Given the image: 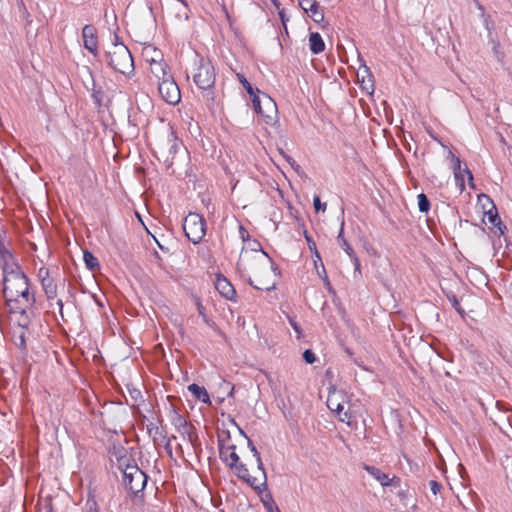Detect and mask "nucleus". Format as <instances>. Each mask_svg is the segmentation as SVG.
<instances>
[{
    "instance_id": "nucleus-12",
    "label": "nucleus",
    "mask_w": 512,
    "mask_h": 512,
    "mask_svg": "<svg viewBox=\"0 0 512 512\" xmlns=\"http://www.w3.org/2000/svg\"><path fill=\"white\" fill-rule=\"evenodd\" d=\"M299 6L315 23L324 21V11L316 0H298Z\"/></svg>"
},
{
    "instance_id": "nucleus-28",
    "label": "nucleus",
    "mask_w": 512,
    "mask_h": 512,
    "mask_svg": "<svg viewBox=\"0 0 512 512\" xmlns=\"http://www.w3.org/2000/svg\"><path fill=\"white\" fill-rule=\"evenodd\" d=\"M202 90V97L209 109L215 106V95L213 88H200Z\"/></svg>"
},
{
    "instance_id": "nucleus-37",
    "label": "nucleus",
    "mask_w": 512,
    "mask_h": 512,
    "mask_svg": "<svg viewBox=\"0 0 512 512\" xmlns=\"http://www.w3.org/2000/svg\"><path fill=\"white\" fill-rule=\"evenodd\" d=\"M339 420L341 422H344L346 424H348L349 426L351 425V418H352V413L350 412L349 408L348 409H344L340 415H337Z\"/></svg>"
},
{
    "instance_id": "nucleus-13",
    "label": "nucleus",
    "mask_w": 512,
    "mask_h": 512,
    "mask_svg": "<svg viewBox=\"0 0 512 512\" xmlns=\"http://www.w3.org/2000/svg\"><path fill=\"white\" fill-rule=\"evenodd\" d=\"M82 38L84 47L96 56L98 54V39L95 27L92 25H85L82 29Z\"/></svg>"
},
{
    "instance_id": "nucleus-36",
    "label": "nucleus",
    "mask_w": 512,
    "mask_h": 512,
    "mask_svg": "<svg viewBox=\"0 0 512 512\" xmlns=\"http://www.w3.org/2000/svg\"><path fill=\"white\" fill-rule=\"evenodd\" d=\"M477 6L482 12L484 26L490 33L491 29L493 28V23L490 20V16L485 14L484 7L480 3H477Z\"/></svg>"
},
{
    "instance_id": "nucleus-20",
    "label": "nucleus",
    "mask_w": 512,
    "mask_h": 512,
    "mask_svg": "<svg viewBox=\"0 0 512 512\" xmlns=\"http://www.w3.org/2000/svg\"><path fill=\"white\" fill-rule=\"evenodd\" d=\"M264 274H269L268 269L262 270V272H260V274L258 276L254 275V277L257 279V284H255L254 280L251 277H249L248 283L253 288H255L257 290L271 291V290L275 289L276 283L274 281L270 282V281H266L265 279H262V276Z\"/></svg>"
},
{
    "instance_id": "nucleus-29",
    "label": "nucleus",
    "mask_w": 512,
    "mask_h": 512,
    "mask_svg": "<svg viewBox=\"0 0 512 512\" xmlns=\"http://www.w3.org/2000/svg\"><path fill=\"white\" fill-rule=\"evenodd\" d=\"M448 157H450L453 162V172H454L455 180L459 181V179L461 178V168H462L461 160L458 157H456L451 151L448 152Z\"/></svg>"
},
{
    "instance_id": "nucleus-56",
    "label": "nucleus",
    "mask_w": 512,
    "mask_h": 512,
    "mask_svg": "<svg viewBox=\"0 0 512 512\" xmlns=\"http://www.w3.org/2000/svg\"><path fill=\"white\" fill-rule=\"evenodd\" d=\"M131 395L134 399H137L138 396L141 395L140 391L139 390H136L134 389L132 392H131Z\"/></svg>"
},
{
    "instance_id": "nucleus-23",
    "label": "nucleus",
    "mask_w": 512,
    "mask_h": 512,
    "mask_svg": "<svg viewBox=\"0 0 512 512\" xmlns=\"http://www.w3.org/2000/svg\"><path fill=\"white\" fill-rule=\"evenodd\" d=\"M309 47L313 54H319L324 51L325 43L319 33L313 32L309 35Z\"/></svg>"
},
{
    "instance_id": "nucleus-24",
    "label": "nucleus",
    "mask_w": 512,
    "mask_h": 512,
    "mask_svg": "<svg viewBox=\"0 0 512 512\" xmlns=\"http://www.w3.org/2000/svg\"><path fill=\"white\" fill-rule=\"evenodd\" d=\"M2 269V272H3V278H8V277H11V275H20L22 273H24L22 270H21V267L19 266L18 262L15 260H13L12 262L4 265L3 267H1Z\"/></svg>"
},
{
    "instance_id": "nucleus-22",
    "label": "nucleus",
    "mask_w": 512,
    "mask_h": 512,
    "mask_svg": "<svg viewBox=\"0 0 512 512\" xmlns=\"http://www.w3.org/2000/svg\"><path fill=\"white\" fill-rule=\"evenodd\" d=\"M188 390L198 401H201L205 404H211L209 394L205 387L192 383L188 386Z\"/></svg>"
},
{
    "instance_id": "nucleus-39",
    "label": "nucleus",
    "mask_w": 512,
    "mask_h": 512,
    "mask_svg": "<svg viewBox=\"0 0 512 512\" xmlns=\"http://www.w3.org/2000/svg\"><path fill=\"white\" fill-rule=\"evenodd\" d=\"M313 206H314V209H315L316 212H319V211H323L324 212L326 210V203H322L320 201L319 196H314Z\"/></svg>"
},
{
    "instance_id": "nucleus-42",
    "label": "nucleus",
    "mask_w": 512,
    "mask_h": 512,
    "mask_svg": "<svg viewBox=\"0 0 512 512\" xmlns=\"http://www.w3.org/2000/svg\"><path fill=\"white\" fill-rule=\"evenodd\" d=\"M349 258L351 259V261L354 265L355 272L360 273L361 264H360V260L357 257V255L353 254V256H349Z\"/></svg>"
},
{
    "instance_id": "nucleus-63",
    "label": "nucleus",
    "mask_w": 512,
    "mask_h": 512,
    "mask_svg": "<svg viewBox=\"0 0 512 512\" xmlns=\"http://www.w3.org/2000/svg\"><path fill=\"white\" fill-rule=\"evenodd\" d=\"M325 281L329 284L328 277L325 276Z\"/></svg>"
},
{
    "instance_id": "nucleus-55",
    "label": "nucleus",
    "mask_w": 512,
    "mask_h": 512,
    "mask_svg": "<svg viewBox=\"0 0 512 512\" xmlns=\"http://www.w3.org/2000/svg\"><path fill=\"white\" fill-rule=\"evenodd\" d=\"M453 306L456 308L457 311H460V305L456 297H453Z\"/></svg>"
},
{
    "instance_id": "nucleus-35",
    "label": "nucleus",
    "mask_w": 512,
    "mask_h": 512,
    "mask_svg": "<svg viewBox=\"0 0 512 512\" xmlns=\"http://www.w3.org/2000/svg\"><path fill=\"white\" fill-rule=\"evenodd\" d=\"M165 148L168 149V152H169L170 155H174L177 152V150H178V143H177L176 138L173 137V134H171L170 137L167 139V143H166ZM162 149H164V147H162ZM161 153L163 154L164 151L161 150Z\"/></svg>"
},
{
    "instance_id": "nucleus-6",
    "label": "nucleus",
    "mask_w": 512,
    "mask_h": 512,
    "mask_svg": "<svg viewBox=\"0 0 512 512\" xmlns=\"http://www.w3.org/2000/svg\"><path fill=\"white\" fill-rule=\"evenodd\" d=\"M183 231L194 244H198L206 233V221L198 213H189L183 221Z\"/></svg>"
},
{
    "instance_id": "nucleus-8",
    "label": "nucleus",
    "mask_w": 512,
    "mask_h": 512,
    "mask_svg": "<svg viewBox=\"0 0 512 512\" xmlns=\"http://www.w3.org/2000/svg\"><path fill=\"white\" fill-rule=\"evenodd\" d=\"M198 88H213L215 84V69L209 60H198L197 72L193 76Z\"/></svg>"
},
{
    "instance_id": "nucleus-2",
    "label": "nucleus",
    "mask_w": 512,
    "mask_h": 512,
    "mask_svg": "<svg viewBox=\"0 0 512 512\" xmlns=\"http://www.w3.org/2000/svg\"><path fill=\"white\" fill-rule=\"evenodd\" d=\"M251 253L242 252L237 267L240 271H249L253 275L258 276L262 270H267V266L275 273H279L278 267L275 265L269 255L262 250L259 242L254 241L251 246Z\"/></svg>"
},
{
    "instance_id": "nucleus-38",
    "label": "nucleus",
    "mask_w": 512,
    "mask_h": 512,
    "mask_svg": "<svg viewBox=\"0 0 512 512\" xmlns=\"http://www.w3.org/2000/svg\"><path fill=\"white\" fill-rule=\"evenodd\" d=\"M303 359L305 360L306 363L313 364L316 361V356L312 350L307 349L303 353Z\"/></svg>"
},
{
    "instance_id": "nucleus-49",
    "label": "nucleus",
    "mask_w": 512,
    "mask_h": 512,
    "mask_svg": "<svg viewBox=\"0 0 512 512\" xmlns=\"http://www.w3.org/2000/svg\"><path fill=\"white\" fill-rule=\"evenodd\" d=\"M240 235H241V238L243 239V241H245L246 239H249V233L245 230V228L243 226H240Z\"/></svg>"
},
{
    "instance_id": "nucleus-61",
    "label": "nucleus",
    "mask_w": 512,
    "mask_h": 512,
    "mask_svg": "<svg viewBox=\"0 0 512 512\" xmlns=\"http://www.w3.org/2000/svg\"><path fill=\"white\" fill-rule=\"evenodd\" d=\"M4 240V236L2 235V233L0 232V242Z\"/></svg>"
},
{
    "instance_id": "nucleus-14",
    "label": "nucleus",
    "mask_w": 512,
    "mask_h": 512,
    "mask_svg": "<svg viewBox=\"0 0 512 512\" xmlns=\"http://www.w3.org/2000/svg\"><path fill=\"white\" fill-rule=\"evenodd\" d=\"M214 285L215 289L225 299L230 301H236V290L226 277H224L223 275H217Z\"/></svg>"
},
{
    "instance_id": "nucleus-26",
    "label": "nucleus",
    "mask_w": 512,
    "mask_h": 512,
    "mask_svg": "<svg viewBox=\"0 0 512 512\" xmlns=\"http://www.w3.org/2000/svg\"><path fill=\"white\" fill-rule=\"evenodd\" d=\"M83 260L86 264V267L91 271L100 267L98 259L88 250L84 251Z\"/></svg>"
},
{
    "instance_id": "nucleus-53",
    "label": "nucleus",
    "mask_w": 512,
    "mask_h": 512,
    "mask_svg": "<svg viewBox=\"0 0 512 512\" xmlns=\"http://www.w3.org/2000/svg\"><path fill=\"white\" fill-rule=\"evenodd\" d=\"M158 247L163 251V252H169V249L167 247H165L164 245H162L157 239H155Z\"/></svg>"
},
{
    "instance_id": "nucleus-52",
    "label": "nucleus",
    "mask_w": 512,
    "mask_h": 512,
    "mask_svg": "<svg viewBox=\"0 0 512 512\" xmlns=\"http://www.w3.org/2000/svg\"><path fill=\"white\" fill-rule=\"evenodd\" d=\"M116 44H123V43L121 42L120 37L115 33L113 35L112 46L116 45Z\"/></svg>"
},
{
    "instance_id": "nucleus-3",
    "label": "nucleus",
    "mask_w": 512,
    "mask_h": 512,
    "mask_svg": "<svg viewBox=\"0 0 512 512\" xmlns=\"http://www.w3.org/2000/svg\"><path fill=\"white\" fill-rule=\"evenodd\" d=\"M236 446L229 445L224 447L220 445L219 453L220 458L223 462L232 469L238 478L246 481L251 487L257 489L260 487V481L258 476H251L246 465L240 462L239 456L236 453Z\"/></svg>"
},
{
    "instance_id": "nucleus-10",
    "label": "nucleus",
    "mask_w": 512,
    "mask_h": 512,
    "mask_svg": "<svg viewBox=\"0 0 512 512\" xmlns=\"http://www.w3.org/2000/svg\"><path fill=\"white\" fill-rule=\"evenodd\" d=\"M38 278L41 286L48 300H53L57 297V283L56 277L52 275L49 268L41 267L38 270Z\"/></svg>"
},
{
    "instance_id": "nucleus-7",
    "label": "nucleus",
    "mask_w": 512,
    "mask_h": 512,
    "mask_svg": "<svg viewBox=\"0 0 512 512\" xmlns=\"http://www.w3.org/2000/svg\"><path fill=\"white\" fill-rule=\"evenodd\" d=\"M254 111L261 115L267 124H272L277 117V106L275 101L267 94L254 96L252 99Z\"/></svg>"
},
{
    "instance_id": "nucleus-50",
    "label": "nucleus",
    "mask_w": 512,
    "mask_h": 512,
    "mask_svg": "<svg viewBox=\"0 0 512 512\" xmlns=\"http://www.w3.org/2000/svg\"><path fill=\"white\" fill-rule=\"evenodd\" d=\"M12 253L7 246H5L4 248L0 249V258L2 257H7L8 254Z\"/></svg>"
},
{
    "instance_id": "nucleus-4",
    "label": "nucleus",
    "mask_w": 512,
    "mask_h": 512,
    "mask_svg": "<svg viewBox=\"0 0 512 512\" xmlns=\"http://www.w3.org/2000/svg\"><path fill=\"white\" fill-rule=\"evenodd\" d=\"M108 65L124 75H128L134 70V62L131 52L124 44H116L106 53Z\"/></svg>"
},
{
    "instance_id": "nucleus-48",
    "label": "nucleus",
    "mask_w": 512,
    "mask_h": 512,
    "mask_svg": "<svg viewBox=\"0 0 512 512\" xmlns=\"http://www.w3.org/2000/svg\"><path fill=\"white\" fill-rule=\"evenodd\" d=\"M360 73H362V75H363V76H364V74H367L368 76H371V72H370L369 68H368L365 64H363V65L360 67V69H359V71H358L357 75L359 76V75H360Z\"/></svg>"
},
{
    "instance_id": "nucleus-5",
    "label": "nucleus",
    "mask_w": 512,
    "mask_h": 512,
    "mask_svg": "<svg viewBox=\"0 0 512 512\" xmlns=\"http://www.w3.org/2000/svg\"><path fill=\"white\" fill-rule=\"evenodd\" d=\"M147 475L135 464H127L123 470V485L133 496L142 493L147 484Z\"/></svg>"
},
{
    "instance_id": "nucleus-40",
    "label": "nucleus",
    "mask_w": 512,
    "mask_h": 512,
    "mask_svg": "<svg viewBox=\"0 0 512 512\" xmlns=\"http://www.w3.org/2000/svg\"><path fill=\"white\" fill-rule=\"evenodd\" d=\"M429 486H430L431 492L434 495H437L440 492L441 488H442V485L439 482L435 481V480H431L429 482Z\"/></svg>"
},
{
    "instance_id": "nucleus-30",
    "label": "nucleus",
    "mask_w": 512,
    "mask_h": 512,
    "mask_svg": "<svg viewBox=\"0 0 512 512\" xmlns=\"http://www.w3.org/2000/svg\"><path fill=\"white\" fill-rule=\"evenodd\" d=\"M262 502L267 512H280L271 494H266L262 497Z\"/></svg>"
},
{
    "instance_id": "nucleus-43",
    "label": "nucleus",
    "mask_w": 512,
    "mask_h": 512,
    "mask_svg": "<svg viewBox=\"0 0 512 512\" xmlns=\"http://www.w3.org/2000/svg\"><path fill=\"white\" fill-rule=\"evenodd\" d=\"M305 239H306V241H307V244H308V247H309L310 251H311V252H312V251H316V248H317V247H316V243H315V241L311 238V236H309V235L307 234V232H305Z\"/></svg>"
},
{
    "instance_id": "nucleus-1",
    "label": "nucleus",
    "mask_w": 512,
    "mask_h": 512,
    "mask_svg": "<svg viewBox=\"0 0 512 512\" xmlns=\"http://www.w3.org/2000/svg\"><path fill=\"white\" fill-rule=\"evenodd\" d=\"M3 296L10 312L24 315L27 309L34 306L36 299L30 292L29 279L25 273L3 278Z\"/></svg>"
},
{
    "instance_id": "nucleus-15",
    "label": "nucleus",
    "mask_w": 512,
    "mask_h": 512,
    "mask_svg": "<svg viewBox=\"0 0 512 512\" xmlns=\"http://www.w3.org/2000/svg\"><path fill=\"white\" fill-rule=\"evenodd\" d=\"M364 469L377 481L380 482L382 486H399L400 478L393 476L390 478L387 474L382 472L379 468L371 465H364Z\"/></svg>"
},
{
    "instance_id": "nucleus-47",
    "label": "nucleus",
    "mask_w": 512,
    "mask_h": 512,
    "mask_svg": "<svg viewBox=\"0 0 512 512\" xmlns=\"http://www.w3.org/2000/svg\"><path fill=\"white\" fill-rule=\"evenodd\" d=\"M312 253H313L314 257L316 258V259L314 260V262H315V266L317 267V261H319V262L321 263V266H322L323 272L325 273V268H324V265H323V263H322L321 256H320V254H319L318 250L316 249V251H312Z\"/></svg>"
},
{
    "instance_id": "nucleus-9",
    "label": "nucleus",
    "mask_w": 512,
    "mask_h": 512,
    "mask_svg": "<svg viewBox=\"0 0 512 512\" xmlns=\"http://www.w3.org/2000/svg\"><path fill=\"white\" fill-rule=\"evenodd\" d=\"M158 91L161 98L170 105H176L181 100V93L173 77L158 82Z\"/></svg>"
},
{
    "instance_id": "nucleus-19",
    "label": "nucleus",
    "mask_w": 512,
    "mask_h": 512,
    "mask_svg": "<svg viewBox=\"0 0 512 512\" xmlns=\"http://www.w3.org/2000/svg\"><path fill=\"white\" fill-rule=\"evenodd\" d=\"M248 448L253 453V456H254L255 461L257 463V470H258V475L257 476L259 477L260 486L266 485L267 476H266L265 469L263 467V463H262V460H261L260 453L258 452L257 448L255 447V445L253 444V442L250 439H248Z\"/></svg>"
},
{
    "instance_id": "nucleus-33",
    "label": "nucleus",
    "mask_w": 512,
    "mask_h": 512,
    "mask_svg": "<svg viewBox=\"0 0 512 512\" xmlns=\"http://www.w3.org/2000/svg\"><path fill=\"white\" fill-rule=\"evenodd\" d=\"M418 208L422 213H427L430 210V201L424 193L417 196Z\"/></svg>"
},
{
    "instance_id": "nucleus-17",
    "label": "nucleus",
    "mask_w": 512,
    "mask_h": 512,
    "mask_svg": "<svg viewBox=\"0 0 512 512\" xmlns=\"http://www.w3.org/2000/svg\"><path fill=\"white\" fill-rule=\"evenodd\" d=\"M147 431L152 436L154 444H161L165 442L166 449L171 453L170 439L167 438L166 432L155 423L147 424Z\"/></svg>"
},
{
    "instance_id": "nucleus-59",
    "label": "nucleus",
    "mask_w": 512,
    "mask_h": 512,
    "mask_svg": "<svg viewBox=\"0 0 512 512\" xmlns=\"http://www.w3.org/2000/svg\"><path fill=\"white\" fill-rule=\"evenodd\" d=\"M5 246H6L5 241L4 240L1 241L0 242V249L4 248Z\"/></svg>"
},
{
    "instance_id": "nucleus-54",
    "label": "nucleus",
    "mask_w": 512,
    "mask_h": 512,
    "mask_svg": "<svg viewBox=\"0 0 512 512\" xmlns=\"http://www.w3.org/2000/svg\"><path fill=\"white\" fill-rule=\"evenodd\" d=\"M231 422H232L235 426H237V428H238V430H239L240 434H241V435H243V436H244L245 438H247V440H248L249 438L247 437V435L245 434V432H244V431H243V430H242V429H241V428L236 424V422L234 421V419H231Z\"/></svg>"
},
{
    "instance_id": "nucleus-27",
    "label": "nucleus",
    "mask_w": 512,
    "mask_h": 512,
    "mask_svg": "<svg viewBox=\"0 0 512 512\" xmlns=\"http://www.w3.org/2000/svg\"><path fill=\"white\" fill-rule=\"evenodd\" d=\"M237 78L239 82L242 84L243 88L246 90V92L250 95L251 100L254 98V96H258L260 94V90L254 89L243 74H237Z\"/></svg>"
},
{
    "instance_id": "nucleus-57",
    "label": "nucleus",
    "mask_w": 512,
    "mask_h": 512,
    "mask_svg": "<svg viewBox=\"0 0 512 512\" xmlns=\"http://www.w3.org/2000/svg\"><path fill=\"white\" fill-rule=\"evenodd\" d=\"M57 305L59 306L60 311H61V310H62V308H63V302H62V300H61V299H58V300H57Z\"/></svg>"
},
{
    "instance_id": "nucleus-44",
    "label": "nucleus",
    "mask_w": 512,
    "mask_h": 512,
    "mask_svg": "<svg viewBox=\"0 0 512 512\" xmlns=\"http://www.w3.org/2000/svg\"><path fill=\"white\" fill-rule=\"evenodd\" d=\"M13 260H15V257L12 253L8 254L7 257L5 256V257L0 258V268L6 264L12 262Z\"/></svg>"
},
{
    "instance_id": "nucleus-21",
    "label": "nucleus",
    "mask_w": 512,
    "mask_h": 512,
    "mask_svg": "<svg viewBox=\"0 0 512 512\" xmlns=\"http://www.w3.org/2000/svg\"><path fill=\"white\" fill-rule=\"evenodd\" d=\"M167 64L162 61L153 60L150 64L152 74L158 79V82L165 80V78L171 77L167 71Z\"/></svg>"
},
{
    "instance_id": "nucleus-62",
    "label": "nucleus",
    "mask_w": 512,
    "mask_h": 512,
    "mask_svg": "<svg viewBox=\"0 0 512 512\" xmlns=\"http://www.w3.org/2000/svg\"><path fill=\"white\" fill-rule=\"evenodd\" d=\"M166 163L169 162V157H166L165 160H164Z\"/></svg>"
},
{
    "instance_id": "nucleus-31",
    "label": "nucleus",
    "mask_w": 512,
    "mask_h": 512,
    "mask_svg": "<svg viewBox=\"0 0 512 512\" xmlns=\"http://www.w3.org/2000/svg\"><path fill=\"white\" fill-rule=\"evenodd\" d=\"M196 307L199 315L202 317L203 321L210 327L214 328L216 327V324L214 321H212L205 313V307L202 305L199 298L196 299Z\"/></svg>"
},
{
    "instance_id": "nucleus-60",
    "label": "nucleus",
    "mask_w": 512,
    "mask_h": 512,
    "mask_svg": "<svg viewBox=\"0 0 512 512\" xmlns=\"http://www.w3.org/2000/svg\"><path fill=\"white\" fill-rule=\"evenodd\" d=\"M233 392H234V387H231L229 393H228V396H232L233 395Z\"/></svg>"
},
{
    "instance_id": "nucleus-25",
    "label": "nucleus",
    "mask_w": 512,
    "mask_h": 512,
    "mask_svg": "<svg viewBox=\"0 0 512 512\" xmlns=\"http://www.w3.org/2000/svg\"><path fill=\"white\" fill-rule=\"evenodd\" d=\"M337 241L340 245V247L346 252L348 256H353V254H356L351 247V245L348 243L346 238L344 237V222H342L338 236Z\"/></svg>"
},
{
    "instance_id": "nucleus-18",
    "label": "nucleus",
    "mask_w": 512,
    "mask_h": 512,
    "mask_svg": "<svg viewBox=\"0 0 512 512\" xmlns=\"http://www.w3.org/2000/svg\"><path fill=\"white\" fill-rule=\"evenodd\" d=\"M344 397L345 395L342 394V392H334L330 394L327 399V407L332 412H335L337 415H340L345 408V402L343 400Z\"/></svg>"
},
{
    "instance_id": "nucleus-32",
    "label": "nucleus",
    "mask_w": 512,
    "mask_h": 512,
    "mask_svg": "<svg viewBox=\"0 0 512 512\" xmlns=\"http://www.w3.org/2000/svg\"><path fill=\"white\" fill-rule=\"evenodd\" d=\"M87 72L89 74L90 77H92V73L91 71L87 68ZM92 79V97L95 101L96 104H98L99 106L101 105V102H102V97H103V91L101 89H96V85H95V81L93 78Z\"/></svg>"
},
{
    "instance_id": "nucleus-34",
    "label": "nucleus",
    "mask_w": 512,
    "mask_h": 512,
    "mask_svg": "<svg viewBox=\"0 0 512 512\" xmlns=\"http://www.w3.org/2000/svg\"><path fill=\"white\" fill-rule=\"evenodd\" d=\"M465 176L468 177V180L470 182L473 181V175L467 166H465L464 168H461V178L459 179V181H456V183L459 186L461 191L464 190V188H465V182H464Z\"/></svg>"
},
{
    "instance_id": "nucleus-46",
    "label": "nucleus",
    "mask_w": 512,
    "mask_h": 512,
    "mask_svg": "<svg viewBox=\"0 0 512 512\" xmlns=\"http://www.w3.org/2000/svg\"><path fill=\"white\" fill-rule=\"evenodd\" d=\"M289 322H290L291 326L293 327L294 331L298 334V336H300L301 329H300V326L298 325V323L292 318H289Z\"/></svg>"
},
{
    "instance_id": "nucleus-51",
    "label": "nucleus",
    "mask_w": 512,
    "mask_h": 512,
    "mask_svg": "<svg viewBox=\"0 0 512 512\" xmlns=\"http://www.w3.org/2000/svg\"><path fill=\"white\" fill-rule=\"evenodd\" d=\"M283 156L285 157V159L290 163V165L294 168L296 166V168H299V165L296 164V162L288 155L286 154H283Z\"/></svg>"
},
{
    "instance_id": "nucleus-41",
    "label": "nucleus",
    "mask_w": 512,
    "mask_h": 512,
    "mask_svg": "<svg viewBox=\"0 0 512 512\" xmlns=\"http://www.w3.org/2000/svg\"><path fill=\"white\" fill-rule=\"evenodd\" d=\"M19 9H20V11L22 12V14H23L24 18L26 19V21H27L28 23H30V22H31L30 14H29V12L27 11V9H26V7H25V4H24V2H23L22 0L19 2Z\"/></svg>"
},
{
    "instance_id": "nucleus-11",
    "label": "nucleus",
    "mask_w": 512,
    "mask_h": 512,
    "mask_svg": "<svg viewBox=\"0 0 512 512\" xmlns=\"http://www.w3.org/2000/svg\"><path fill=\"white\" fill-rule=\"evenodd\" d=\"M171 423L181 435L187 436L190 443H193L197 439L194 427L189 425L186 419L175 410H173L171 416Z\"/></svg>"
},
{
    "instance_id": "nucleus-45",
    "label": "nucleus",
    "mask_w": 512,
    "mask_h": 512,
    "mask_svg": "<svg viewBox=\"0 0 512 512\" xmlns=\"http://www.w3.org/2000/svg\"><path fill=\"white\" fill-rule=\"evenodd\" d=\"M16 344H17V346H18L19 348H22V349H23V348H25V346H26V340H25V334H24V332H23V331H22V332L20 333V335L18 336V341L16 342Z\"/></svg>"
},
{
    "instance_id": "nucleus-16",
    "label": "nucleus",
    "mask_w": 512,
    "mask_h": 512,
    "mask_svg": "<svg viewBox=\"0 0 512 512\" xmlns=\"http://www.w3.org/2000/svg\"><path fill=\"white\" fill-rule=\"evenodd\" d=\"M483 197L491 205L490 209L485 211V213H484L485 217L487 218L488 222L493 225V227H496L499 230L501 235L504 234V232L506 230V226H504L502 224V221L498 215L496 206L494 205V203L492 202V200L490 199L489 196L483 195Z\"/></svg>"
},
{
    "instance_id": "nucleus-58",
    "label": "nucleus",
    "mask_w": 512,
    "mask_h": 512,
    "mask_svg": "<svg viewBox=\"0 0 512 512\" xmlns=\"http://www.w3.org/2000/svg\"><path fill=\"white\" fill-rule=\"evenodd\" d=\"M493 43H494V46H493L494 51L498 50L499 42H493Z\"/></svg>"
}]
</instances>
